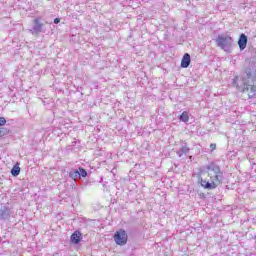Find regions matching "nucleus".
I'll return each instance as SVG.
<instances>
[{
  "label": "nucleus",
  "mask_w": 256,
  "mask_h": 256,
  "mask_svg": "<svg viewBox=\"0 0 256 256\" xmlns=\"http://www.w3.org/2000/svg\"><path fill=\"white\" fill-rule=\"evenodd\" d=\"M233 85L240 93H247L249 99H253L256 95V69L249 68L243 75L236 76Z\"/></svg>",
  "instance_id": "1"
},
{
  "label": "nucleus",
  "mask_w": 256,
  "mask_h": 256,
  "mask_svg": "<svg viewBox=\"0 0 256 256\" xmlns=\"http://www.w3.org/2000/svg\"><path fill=\"white\" fill-rule=\"evenodd\" d=\"M206 169L209 180H201V186L204 187V189H217V187L223 183V173L221 172V168L211 163Z\"/></svg>",
  "instance_id": "2"
},
{
  "label": "nucleus",
  "mask_w": 256,
  "mask_h": 256,
  "mask_svg": "<svg viewBox=\"0 0 256 256\" xmlns=\"http://www.w3.org/2000/svg\"><path fill=\"white\" fill-rule=\"evenodd\" d=\"M217 47L223 49V51H229L231 49V45H233V38L227 35H219L216 38Z\"/></svg>",
  "instance_id": "3"
},
{
  "label": "nucleus",
  "mask_w": 256,
  "mask_h": 256,
  "mask_svg": "<svg viewBox=\"0 0 256 256\" xmlns=\"http://www.w3.org/2000/svg\"><path fill=\"white\" fill-rule=\"evenodd\" d=\"M47 30H45V24L41 21V18H36L33 20V26L30 30V33L32 35H39L40 33H46Z\"/></svg>",
  "instance_id": "4"
},
{
  "label": "nucleus",
  "mask_w": 256,
  "mask_h": 256,
  "mask_svg": "<svg viewBox=\"0 0 256 256\" xmlns=\"http://www.w3.org/2000/svg\"><path fill=\"white\" fill-rule=\"evenodd\" d=\"M127 239V232H125L123 229L116 231L114 234V241L116 245H127Z\"/></svg>",
  "instance_id": "5"
},
{
  "label": "nucleus",
  "mask_w": 256,
  "mask_h": 256,
  "mask_svg": "<svg viewBox=\"0 0 256 256\" xmlns=\"http://www.w3.org/2000/svg\"><path fill=\"white\" fill-rule=\"evenodd\" d=\"M191 65V55L189 53L184 54L182 61H181V67L183 69H187Z\"/></svg>",
  "instance_id": "6"
},
{
  "label": "nucleus",
  "mask_w": 256,
  "mask_h": 256,
  "mask_svg": "<svg viewBox=\"0 0 256 256\" xmlns=\"http://www.w3.org/2000/svg\"><path fill=\"white\" fill-rule=\"evenodd\" d=\"M238 45H239L241 51H243V49H245V47H247V36L245 34L240 35Z\"/></svg>",
  "instance_id": "7"
},
{
  "label": "nucleus",
  "mask_w": 256,
  "mask_h": 256,
  "mask_svg": "<svg viewBox=\"0 0 256 256\" xmlns=\"http://www.w3.org/2000/svg\"><path fill=\"white\" fill-rule=\"evenodd\" d=\"M71 241H72V243L77 245L79 243V241H81V232H74L71 235Z\"/></svg>",
  "instance_id": "8"
},
{
  "label": "nucleus",
  "mask_w": 256,
  "mask_h": 256,
  "mask_svg": "<svg viewBox=\"0 0 256 256\" xmlns=\"http://www.w3.org/2000/svg\"><path fill=\"white\" fill-rule=\"evenodd\" d=\"M187 153H189V147H187V145L182 146L181 149L177 151L179 157H183V155H187Z\"/></svg>",
  "instance_id": "9"
},
{
  "label": "nucleus",
  "mask_w": 256,
  "mask_h": 256,
  "mask_svg": "<svg viewBox=\"0 0 256 256\" xmlns=\"http://www.w3.org/2000/svg\"><path fill=\"white\" fill-rule=\"evenodd\" d=\"M69 177H70L71 179H73L74 181H77V179H80L79 170L72 169V170L69 172Z\"/></svg>",
  "instance_id": "10"
},
{
  "label": "nucleus",
  "mask_w": 256,
  "mask_h": 256,
  "mask_svg": "<svg viewBox=\"0 0 256 256\" xmlns=\"http://www.w3.org/2000/svg\"><path fill=\"white\" fill-rule=\"evenodd\" d=\"M19 173H21V168L15 165L11 170V174L13 175V177H17Z\"/></svg>",
  "instance_id": "11"
},
{
  "label": "nucleus",
  "mask_w": 256,
  "mask_h": 256,
  "mask_svg": "<svg viewBox=\"0 0 256 256\" xmlns=\"http://www.w3.org/2000/svg\"><path fill=\"white\" fill-rule=\"evenodd\" d=\"M180 121H183V123H187L189 121V114L187 112H183L180 115Z\"/></svg>",
  "instance_id": "12"
},
{
  "label": "nucleus",
  "mask_w": 256,
  "mask_h": 256,
  "mask_svg": "<svg viewBox=\"0 0 256 256\" xmlns=\"http://www.w3.org/2000/svg\"><path fill=\"white\" fill-rule=\"evenodd\" d=\"M79 177H87V171L83 168L78 169Z\"/></svg>",
  "instance_id": "13"
},
{
  "label": "nucleus",
  "mask_w": 256,
  "mask_h": 256,
  "mask_svg": "<svg viewBox=\"0 0 256 256\" xmlns=\"http://www.w3.org/2000/svg\"><path fill=\"white\" fill-rule=\"evenodd\" d=\"M5 123H7V120L4 117H0V127L5 125Z\"/></svg>",
  "instance_id": "14"
},
{
  "label": "nucleus",
  "mask_w": 256,
  "mask_h": 256,
  "mask_svg": "<svg viewBox=\"0 0 256 256\" xmlns=\"http://www.w3.org/2000/svg\"><path fill=\"white\" fill-rule=\"evenodd\" d=\"M5 135V128H0V137H3Z\"/></svg>",
  "instance_id": "15"
},
{
  "label": "nucleus",
  "mask_w": 256,
  "mask_h": 256,
  "mask_svg": "<svg viewBox=\"0 0 256 256\" xmlns=\"http://www.w3.org/2000/svg\"><path fill=\"white\" fill-rule=\"evenodd\" d=\"M210 149H211V151H215V149H217V145L216 144H211Z\"/></svg>",
  "instance_id": "16"
},
{
  "label": "nucleus",
  "mask_w": 256,
  "mask_h": 256,
  "mask_svg": "<svg viewBox=\"0 0 256 256\" xmlns=\"http://www.w3.org/2000/svg\"><path fill=\"white\" fill-rule=\"evenodd\" d=\"M54 23H55V25H57V24L61 23V19H59V18H55V19H54Z\"/></svg>",
  "instance_id": "17"
}]
</instances>
